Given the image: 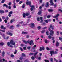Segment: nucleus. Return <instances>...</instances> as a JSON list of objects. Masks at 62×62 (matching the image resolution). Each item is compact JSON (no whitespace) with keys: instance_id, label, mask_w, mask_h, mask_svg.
Segmentation results:
<instances>
[{"instance_id":"obj_49","label":"nucleus","mask_w":62,"mask_h":62,"mask_svg":"<svg viewBox=\"0 0 62 62\" xmlns=\"http://www.w3.org/2000/svg\"><path fill=\"white\" fill-rule=\"evenodd\" d=\"M38 29L39 30L41 28V27L40 26H39L37 27Z\"/></svg>"},{"instance_id":"obj_23","label":"nucleus","mask_w":62,"mask_h":62,"mask_svg":"<svg viewBox=\"0 0 62 62\" xmlns=\"http://www.w3.org/2000/svg\"><path fill=\"white\" fill-rule=\"evenodd\" d=\"M22 56L23 57H25V55L24 54V53H23L22 54Z\"/></svg>"},{"instance_id":"obj_29","label":"nucleus","mask_w":62,"mask_h":62,"mask_svg":"<svg viewBox=\"0 0 62 62\" xmlns=\"http://www.w3.org/2000/svg\"><path fill=\"white\" fill-rule=\"evenodd\" d=\"M48 11L49 12H52L53 11V9H48Z\"/></svg>"},{"instance_id":"obj_56","label":"nucleus","mask_w":62,"mask_h":62,"mask_svg":"<svg viewBox=\"0 0 62 62\" xmlns=\"http://www.w3.org/2000/svg\"><path fill=\"white\" fill-rule=\"evenodd\" d=\"M48 38L49 39H51V38H52V37H51V36L49 35V36H48Z\"/></svg>"},{"instance_id":"obj_41","label":"nucleus","mask_w":62,"mask_h":62,"mask_svg":"<svg viewBox=\"0 0 62 62\" xmlns=\"http://www.w3.org/2000/svg\"><path fill=\"white\" fill-rule=\"evenodd\" d=\"M25 62H30V61H29L28 60H26L24 61Z\"/></svg>"},{"instance_id":"obj_20","label":"nucleus","mask_w":62,"mask_h":62,"mask_svg":"<svg viewBox=\"0 0 62 62\" xmlns=\"http://www.w3.org/2000/svg\"><path fill=\"white\" fill-rule=\"evenodd\" d=\"M37 59H38V60H40L41 59V57H39L38 58L37 57Z\"/></svg>"},{"instance_id":"obj_11","label":"nucleus","mask_w":62,"mask_h":62,"mask_svg":"<svg viewBox=\"0 0 62 62\" xmlns=\"http://www.w3.org/2000/svg\"><path fill=\"white\" fill-rule=\"evenodd\" d=\"M22 34H24L25 35H26L28 34V32H24V31H22Z\"/></svg>"},{"instance_id":"obj_3","label":"nucleus","mask_w":62,"mask_h":62,"mask_svg":"<svg viewBox=\"0 0 62 62\" xmlns=\"http://www.w3.org/2000/svg\"><path fill=\"white\" fill-rule=\"evenodd\" d=\"M57 53H58V52L56 51L54 52V51H50V54L51 56H52V55H53L52 54H57Z\"/></svg>"},{"instance_id":"obj_16","label":"nucleus","mask_w":62,"mask_h":62,"mask_svg":"<svg viewBox=\"0 0 62 62\" xmlns=\"http://www.w3.org/2000/svg\"><path fill=\"white\" fill-rule=\"evenodd\" d=\"M1 29H6V27H4V26L2 25L1 26Z\"/></svg>"},{"instance_id":"obj_52","label":"nucleus","mask_w":62,"mask_h":62,"mask_svg":"<svg viewBox=\"0 0 62 62\" xmlns=\"http://www.w3.org/2000/svg\"><path fill=\"white\" fill-rule=\"evenodd\" d=\"M14 28V27L13 26H11L10 27V28H11V29H13Z\"/></svg>"},{"instance_id":"obj_62","label":"nucleus","mask_w":62,"mask_h":62,"mask_svg":"<svg viewBox=\"0 0 62 62\" xmlns=\"http://www.w3.org/2000/svg\"><path fill=\"white\" fill-rule=\"evenodd\" d=\"M42 53H39V56H41L42 55Z\"/></svg>"},{"instance_id":"obj_10","label":"nucleus","mask_w":62,"mask_h":62,"mask_svg":"<svg viewBox=\"0 0 62 62\" xmlns=\"http://www.w3.org/2000/svg\"><path fill=\"white\" fill-rule=\"evenodd\" d=\"M0 31L2 32L3 33H5L6 32V31L5 30H0ZM0 35H2V33L1 32H0Z\"/></svg>"},{"instance_id":"obj_59","label":"nucleus","mask_w":62,"mask_h":62,"mask_svg":"<svg viewBox=\"0 0 62 62\" xmlns=\"http://www.w3.org/2000/svg\"><path fill=\"white\" fill-rule=\"evenodd\" d=\"M9 46L10 47H11V48H13V46L12 45H10Z\"/></svg>"},{"instance_id":"obj_37","label":"nucleus","mask_w":62,"mask_h":62,"mask_svg":"<svg viewBox=\"0 0 62 62\" xmlns=\"http://www.w3.org/2000/svg\"><path fill=\"white\" fill-rule=\"evenodd\" d=\"M45 32V30H44L42 31L41 32L42 33H43Z\"/></svg>"},{"instance_id":"obj_36","label":"nucleus","mask_w":62,"mask_h":62,"mask_svg":"<svg viewBox=\"0 0 62 62\" xmlns=\"http://www.w3.org/2000/svg\"><path fill=\"white\" fill-rule=\"evenodd\" d=\"M27 24L26 23H24L22 24V25L23 26H25V25H26Z\"/></svg>"},{"instance_id":"obj_12","label":"nucleus","mask_w":62,"mask_h":62,"mask_svg":"<svg viewBox=\"0 0 62 62\" xmlns=\"http://www.w3.org/2000/svg\"><path fill=\"white\" fill-rule=\"evenodd\" d=\"M49 2H47L46 4V7H49Z\"/></svg>"},{"instance_id":"obj_51","label":"nucleus","mask_w":62,"mask_h":62,"mask_svg":"<svg viewBox=\"0 0 62 62\" xmlns=\"http://www.w3.org/2000/svg\"><path fill=\"white\" fill-rule=\"evenodd\" d=\"M40 19V18H39V17H38L37 18V21H39V20Z\"/></svg>"},{"instance_id":"obj_27","label":"nucleus","mask_w":62,"mask_h":62,"mask_svg":"<svg viewBox=\"0 0 62 62\" xmlns=\"http://www.w3.org/2000/svg\"><path fill=\"white\" fill-rule=\"evenodd\" d=\"M52 17L54 18H55L56 20H58V17H55V16H52Z\"/></svg>"},{"instance_id":"obj_34","label":"nucleus","mask_w":62,"mask_h":62,"mask_svg":"<svg viewBox=\"0 0 62 62\" xmlns=\"http://www.w3.org/2000/svg\"><path fill=\"white\" fill-rule=\"evenodd\" d=\"M44 22H45L46 23H48V20H45Z\"/></svg>"},{"instance_id":"obj_19","label":"nucleus","mask_w":62,"mask_h":62,"mask_svg":"<svg viewBox=\"0 0 62 62\" xmlns=\"http://www.w3.org/2000/svg\"><path fill=\"white\" fill-rule=\"evenodd\" d=\"M5 51H3L2 52V56L3 57L4 56H5Z\"/></svg>"},{"instance_id":"obj_53","label":"nucleus","mask_w":62,"mask_h":62,"mask_svg":"<svg viewBox=\"0 0 62 62\" xmlns=\"http://www.w3.org/2000/svg\"><path fill=\"white\" fill-rule=\"evenodd\" d=\"M19 48L21 51H23V48H22L21 47H20Z\"/></svg>"},{"instance_id":"obj_22","label":"nucleus","mask_w":62,"mask_h":62,"mask_svg":"<svg viewBox=\"0 0 62 62\" xmlns=\"http://www.w3.org/2000/svg\"><path fill=\"white\" fill-rule=\"evenodd\" d=\"M33 54H33V53L31 52L29 53V55H33Z\"/></svg>"},{"instance_id":"obj_32","label":"nucleus","mask_w":62,"mask_h":62,"mask_svg":"<svg viewBox=\"0 0 62 62\" xmlns=\"http://www.w3.org/2000/svg\"><path fill=\"white\" fill-rule=\"evenodd\" d=\"M59 45V43L58 42H56V46H58Z\"/></svg>"},{"instance_id":"obj_5","label":"nucleus","mask_w":62,"mask_h":62,"mask_svg":"<svg viewBox=\"0 0 62 62\" xmlns=\"http://www.w3.org/2000/svg\"><path fill=\"white\" fill-rule=\"evenodd\" d=\"M54 34V32L53 31V30H51L50 31V35L51 36H53V35Z\"/></svg>"},{"instance_id":"obj_46","label":"nucleus","mask_w":62,"mask_h":62,"mask_svg":"<svg viewBox=\"0 0 62 62\" xmlns=\"http://www.w3.org/2000/svg\"><path fill=\"white\" fill-rule=\"evenodd\" d=\"M42 25H46V23H45L44 22L42 23Z\"/></svg>"},{"instance_id":"obj_54","label":"nucleus","mask_w":62,"mask_h":62,"mask_svg":"<svg viewBox=\"0 0 62 62\" xmlns=\"http://www.w3.org/2000/svg\"><path fill=\"white\" fill-rule=\"evenodd\" d=\"M31 48L29 46L28 47H27V49L28 50H30Z\"/></svg>"},{"instance_id":"obj_50","label":"nucleus","mask_w":62,"mask_h":62,"mask_svg":"<svg viewBox=\"0 0 62 62\" xmlns=\"http://www.w3.org/2000/svg\"><path fill=\"white\" fill-rule=\"evenodd\" d=\"M16 26L17 27H19L20 26V25L19 24H18L16 25Z\"/></svg>"},{"instance_id":"obj_43","label":"nucleus","mask_w":62,"mask_h":62,"mask_svg":"<svg viewBox=\"0 0 62 62\" xmlns=\"http://www.w3.org/2000/svg\"><path fill=\"white\" fill-rule=\"evenodd\" d=\"M23 23V21H22L21 22H20L19 23V24H22V23Z\"/></svg>"},{"instance_id":"obj_8","label":"nucleus","mask_w":62,"mask_h":62,"mask_svg":"<svg viewBox=\"0 0 62 62\" xmlns=\"http://www.w3.org/2000/svg\"><path fill=\"white\" fill-rule=\"evenodd\" d=\"M44 50V47L43 46L41 47L40 48L39 50L41 51L42 50Z\"/></svg>"},{"instance_id":"obj_7","label":"nucleus","mask_w":62,"mask_h":62,"mask_svg":"<svg viewBox=\"0 0 62 62\" xmlns=\"http://www.w3.org/2000/svg\"><path fill=\"white\" fill-rule=\"evenodd\" d=\"M30 7H31L32 8H31V11H32V10H33V9H34L35 8V6L32 5Z\"/></svg>"},{"instance_id":"obj_31","label":"nucleus","mask_w":62,"mask_h":62,"mask_svg":"<svg viewBox=\"0 0 62 62\" xmlns=\"http://www.w3.org/2000/svg\"><path fill=\"white\" fill-rule=\"evenodd\" d=\"M0 44L1 45H3L5 44L4 43L1 42L0 43Z\"/></svg>"},{"instance_id":"obj_44","label":"nucleus","mask_w":62,"mask_h":62,"mask_svg":"<svg viewBox=\"0 0 62 62\" xmlns=\"http://www.w3.org/2000/svg\"><path fill=\"white\" fill-rule=\"evenodd\" d=\"M24 7H25V5L23 4L22 6V8H24Z\"/></svg>"},{"instance_id":"obj_30","label":"nucleus","mask_w":62,"mask_h":62,"mask_svg":"<svg viewBox=\"0 0 62 62\" xmlns=\"http://www.w3.org/2000/svg\"><path fill=\"white\" fill-rule=\"evenodd\" d=\"M36 57H34V56H32L31 57V59L32 60H34L35 59V58Z\"/></svg>"},{"instance_id":"obj_60","label":"nucleus","mask_w":62,"mask_h":62,"mask_svg":"<svg viewBox=\"0 0 62 62\" xmlns=\"http://www.w3.org/2000/svg\"><path fill=\"white\" fill-rule=\"evenodd\" d=\"M47 28L46 27H45L44 28H43V29H46Z\"/></svg>"},{"instance_id":"obj_64","label":"nucleus","mask_w":62,"mask_h":62,"mask_svg":"<svg viewBox=\"0 0 62 62\" xmlns=\"http://www.w3.org/2000/svg\"><path fill=\"white\" fill-rule=\"evenodd\" d=\"M11 5V2H9L8 3V5L9 6H10V5Z\"/></svg>"},{"instance_id":"obj_9","label":"nucleus","mask_w":62,"mask_h":62,"mask_svg":"<svg viewBox=\"0 0 62 62\" xmlns=\"http://www.w3.org/2000/svg\"><path fill=\"white\" fill-rule=\"evenodd\" d=\"M26 4L28 5H29L30 7H31V2H27L26 3Z\"/></svg>"},{"instance_id":"obj_1","label":"nucleus","mask_w":62,"mask_h":62,"mask_svg":"<svg viewBox=\"0 0 62 62\" xmlns=\"http://www.w3.org/2000/svg\"><path fill=\"white\" fill-rule=\"evenodd\" d=\"M27 42L28 43H29L30 45H34V43L33 42V40H31L30 41V40H28L27 41Z\"/></svg>"},{"instance_id":"obj_33","label":"nucleus","mask_w":62,"mask_h":62,"mask_svg":"<svg viewBox=\"0 0 62 62\" xmlns=\"http://www.w3.org/2000/svg\"><path fill=\"white\" fill-rule=\"evenodd\" d=\"M10 33V32L9 31L7 32H6V34L7 35H9Z\"/></svg>"},{"instance_id":"obj_55","label":"nucleus","mask_w":62,"mask_h":62,"mask_svg":"<svg viewBox=\"0 0 62 62\" xmlns=\"http://www.w3.org/2000/svg\"><path fill=\"white\" fill-rule=\"evenodd\" d=\"M37 54H38V52H36V53H35L34 55V56L35 57H36V55H37Z\"/></svg>"},{"instance_id":"obj_24","label":"nucleus","mask_w":62,"mask_h":62,"mask_svg":"<svg viewBox=\"0 0 62 62\" xmlns=\"http://www.w3.org/2000/svg\"><path fill=\"white\" fill-rule=\"evenodd\" d=\"M25 15H26V16L28 17V16H29V13H25Z\"/></svg>"},{"instance_id":"obj_13","label":"nucleus","mask_w":62,"mask_h":62,"mask_svg":"<svg viewBox=\"0 0 62 62\" xmlns=\"http://www.w3.org/2000/svg\"><path fill=\"white\" fill-rule=\"evenodd\" d=\"M15 20L14 19H11L10 21V23H13V22H14Z\"/></svg>"},{"instance_id":"obj_58","label":"nucleus","mask_w":62,"mask_h":62,"mask_svg":"<svg viewBox=\"0 0 62 62\" xmlns=\"http://www.w3.org/2000/svg\"><path fill=\"white\" fill-rule=\"evenodd\" d=\"M5 1V0H2V1L1 2V3H4Z\"/></svg>"},{"instance_id":"obj_17","label":"nucleus","mask_w":62,"mask_h":62,"mask_svg":"<svg viewBox=\"0 0 62 62\" xmlns=\"http://www.w3.org/2000/svg\"><path fill=\"white\" fill-rule=\"evenodd\" d=\"M2 60L4 62L5 61V62H7V60H5L4 59H3ZM9 62H11V61H9Z\"/></svg>"},{"instance_id":"obj_15","label":"nucleus","mask_w":62,"mask_h":62,"mask_svg":"<svg viewBox=\"0 0 62 62\" xmlns=\"http://www.w3.org/2000/svg\"><path fill=\"white\" fill-rule=\"evenodd\" d=\"M23 18H25V17H26V15H25V13H23Z\"/></svg>"},{"instance_id":"obj_4","label":"nucleus","mask_w":62,"mask_h":62,"mask_svg":"<svg viewBox=\"0 0 62 62\" xmlns=\"http://www.w3.org/2000/svg\"><path fill=\"white\" fill-rule=\"evenodd\" d=\"M30 27H31L33 28L35 27V24L33 23H32L31 24H30Z\"/></svg>"},{"instance_id":"obj_28","label":"nucleus","mask_w":62,"mask_h":62,"mask_svg":"<svg viewBox=\"0 0 62 62\" xmlns=\"http://www.w3.org/2000/svg\"><path fill=\"white\" fill-rule=\"evenodd\" d=\"M40 20H41V23L43 21V20H42V17H40Z\"/></svg>"},{"instance_id":"obj_57","label":"nucleus","mask_w":62,"mask_h":62,"mask_svg":"<svg viewBox=\"0 0 62 62\" xmlns=\"http://www.w3.org/2000/svg\"><path fill=\"white\" fill-rule=\"evenodd\" d=\"M44 61L46 62H49V61L48 60H44Z\"/></svg>"},{"instance_id":"obj_40","label":"nucleus","mask_w":62,"mask_h":62,"mask_svg":"<svg viewBox=\"0 0 62 62\" xmlns=\"http://www.w3.org/2000/svg\"><path fill=\"white\" fill-rule=\"evenodd\" d=\"M23 49L24 50H26V47L25 46L23 47Z\"/></svg>"},{"instance_id":"obj_2","label":"nucleus","mask_w":62,"mask_h":62,"mask_svg":"<svg viewBox=\"0 0 62 62\" xmlns=\"http://www.w3.org/2000/svg\"><path fill=\"white\" fill-rule=\"evenodd\" d=\"M11 40L10 41V44H12V45H15L16 43L15 42L13 41V39H11Z\"/></svg>"},{"instance_id":"obj_25","label":"nucleus","mask_w":62,"mask_h":62,"mask_svg":"<svg viewBox=\"0 0 62 62\" xmlns=\"http://www.w3.org/2000/svg\"><path fill=\"white\" fill-rule=\"evenodd\" d=\"M22 41H23V42H24V43H25L26 44H27V42L25 40H23Z\"/></svg>"},{"instance_id":"obj_35","label":"nucleus","mask_w":62,"mask_h":62,"mask_svg":"<svg viewBox=\"0 0 62 62\" xmlns=\"http://www.w3.org/2000/svg\"><path fill=\"white\" fill-rule=\"evenodd\" d=\"M59 16V14H57L56 16H55V17H58V16Z\"/></svg>"},{"instance_id":"obj_14","label":"nucleus","mask_w":62,"mask_h":62,"mask_svg":"<svg viewBox=\"0 0 62 62\" xmlns=\"http://www.w3.org/2000/svg\"><path fill=\"white\" fill-rule=\"evenodd\" d=\"M54 61H55L56 62H62L60 60H59V62H58V61L57 60H56V59H55V58H54Z\"/></svg>"},{"instance_id":"obj_18","label":"nucleus","mask_w":62,"mask_h":62,"mask_svg":"<svg viewBox=\"0 0 62 62\" xmlns=\"http://www.w3.org/2000/svg\"><path fill=\"white\" fill-rule=\"evenodd\" d=\"M4 13V11L2 10H0V13Z\"/></svg>"},{"instance_id":"obj_61","label":"nucleus","mask_w":62,"mask_h":62,"mask_svg":"<svg viewBox=\"0 0 62 62\" xmlns=\"http://www.w3.org/2000/svg\"><path fill=\"white\" fill-rule=\"evenodd\" d=\"M59 39L60 40H61L62 39V38H61V37H59Z\"/></svg>"},{"instance_id":"obj_26","label":"nucleus","mask_w":62,"mask_h":62,"mask_svg":"<svg viewBox=\"0 0 62 62\" xmlns=\"http://www.w3.org/2000/svg\"><path fill=\"white\" fill-rule=\"evenodd\" d=\"M31 17H32V15H29V16L27 17L28 18H31Z\"/></svg>"},{"instance_id":"obj_63","label":"nucleus","mask_w":62,"mask_h":62,"mask_svg":"<svg viewBox=\"0 0 62 62\" xmlns=\"http://www.w3.org/2000/svg\"><path fill=\"white\" fill-rule=\"evenodd\" d=\"M17 62H22V61L21 62L20 60H18L17 61Z\"/></svg>"},{"instance_id":"obj_42","label":"nucleus","mask_w":62,"mask_h":62,"mask_svg":"<svg viewBox=\"0 0 62 62\" xmlns=\"http://www.w3.org/2000/svg\"><path fill=\"white\" fill-rule=\"evenodd\" d=\"M41 14V12H39L38 13V15H40V14Z\"/></svg>"},{"instance_id":"obj_45","label":"nucleus","mask_w":62,"mask_h":62,"mask_svg":"<svg viewBox=\"0 0 62 62\" xmlns=\"http://www.w3.org/2000/svg\"><path fill=\"white\" fill-rule=\"evenodd\" d=\"M23 57H22L19 58V59L20 60H22L23 59Z\"/></svg>"},{"instance_id":"obj_39","label":"nucleus","mask_w":62,"mask_h":62,"mask_svg":"<svg viewBox=\"0 0 62 62\" xmlns=\"http://www.w3.org/2000/svg\"><path fill=\"white\" fill-rule=\"evenodd\" d=\"M10 42H8L7 43V45H8V46H9V45H10Z\"/></svg>"},{"instance_id":"obj_47","label":"nucleus","mask_w":62,"mask_h":62,"mask_svg":"<svg viewBox=\"0 0 62 62\" xmlns=\"http://www.w3.org/2000/svg\"><path fill=\"white\" fill-rule=\"evenodd\" d=\"M15 51L14 53V54H16V53H17V51L16 50H15Z\"/></svg>"},{"instance_id":"obj_48","label":"nucleus","mask_w":62,"mask_h":62,"mask_svg":"<svg viewBox=\"0 0 62 62\" xmlns=\"http://www.w3.org/2000/svg\"><path fill=\"white\" fill-rule=\"evenodd\" d=\"M9 35L10 36H13V34L12 33H11L10 32Z\"/></svg>"},{"instance_id":"obj_38","label":"nucleus","mask_w":62,"mask_h":62,"mask_svg":"<svg viewBox=\"0 0 62 62\" xmlns=\"http://www.w3.org/2000/svg\"><path fill=\"white\" fill-rule=\"evenodd\" d=\"M2 37L4 38V39H6V38H5V34H3Z\"/></svg>"},{"instance_id":"obj_21","label":"nucleus","mask_w":62,"mask_h":62,"mask_svg":"<svg viewBox=\"0 0 62 62\" xmlns=\"http://www.w3.org/2000/svg\"><path fill=\"white\" fill-rule=\"evenodd\" d=\"M4 7H6V8H8V6L7 5L4 4L3 5Z\"/></svg>"},{"instance_id":"obj_6","label":"nucleus","mask_w":62,"mask_h":62,"mask_svg":"<svg viewBox=\"0 0 62 62\" xmlns=\"http://www.w3.org/2000/svg\"><path fill=\"white\" fill-rule=\"evenodd\" d=\"M50 5H52V6H54V5L53 0H50Z\"/></svg>"}]
</instances>
